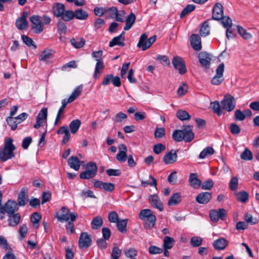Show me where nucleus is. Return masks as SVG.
<instances>
[{
    "mask_svg": "<svg viewBox=\"0 0 259 259\" xmlns=\"http://www.w3.org/2000/svg\"><path fill=\"white\" fill-rule=\"evenodd\" d=\"M202 239L198 236H194L191 238L190 243L193 247H198L202 244Z\"/></svg>",
    "mask_w": 259,
    "mask_h": 259,
    "instance_id": "nucleus-54",
    "label": "nucleus"
},
{
    "mask_svg": "<svg viewBox=\"0 0 259 259\" xmlns=\"http://www.w3.org/2000/svg\"><path fill=\"white\" fill-rule=\"evenodd\" d=\"M213 185V182L212 180L209 179L204 182L201 185V188L203 190H210Z\"/></svg>",
    "mask_w": 259,
    "mask_h": 259,
    "instance_id": "nucleus-62",
    "label": "nucleus"
},
{
    "mask_svg": "<svg viewBox=\"0 0 259 259\" xmlns=\"http://www.w3.org/2000/svg\"><path fill=\"white\" fill-rule=\"evenodd\" d=\"M96 173L92 171V170H90L87 168L85 170L82 171L79 175L80 178L81 179H90L94 178Z\"/></svg>",
    "mask_w": 259,
    "mask_h": 259,
    "instance_id": "nucleus-42",
    "label": "nucleus"
},
{
    "mask_svg": "<svg viewBox=\"0 0 259 259\" xmlns=\"http://www.w3.org/2000/svg\"><path fill=\"white\" fill-rule=\"evenodd\" d=\"M171 63L175 68L178 70L181 74H184L187 72L185 63L181 57H174Z\"/></svg>",
    "mask_w": 259,
    "mask_h": 259,
    "instance_id": "nucleus-7",
    "label": "nucleus"
},
{
    "mask_svg": "<svg viewBox=\"0 0 259 259\" xmlns=\"http://www.w3.org/2000/svg\"><path fill=\"white\" fill-rule=\"evenodd\" d=\"M165 129L163 127L156 128L154 136L157 139H160L165 136Z\"/></svg>",
    "mask_w": 259,
    "mask_h": 259,
    "instance_id": "nucleus-61",
    "label": "nucleus"
},
{
    "mask_svg": "<svg viewBox=\"0 0 259 259\" xmlns=\"http://www.w3.org/2000/svg\"><path fill=\"white\" fill-rule=\"evenodd\" d=\"M20 214L18 213L9 215V225L12 227L16 226L20 222Z\"/></svg>",
    "mask_w": 259,
    "mask_h": 259,
    "instance_id": "nucleus-32",
    "label": "nucleus"
},
{
    "mask_svg": "<svg viewBox=\"0 0 259 259\" xmlns=\"http://www.w3.org/2000/svg\"><path fill=\"white\" fill-rule=\"evenodd\" d=\"M163 248L164 250L171 249L174 245L175 241L172 237L169 236H165L163 238Z\"/></svg>",
    "mask_w": 259,
    "mask_h": 259,
    "instance_id": "nucleus-31",
    "label": "nucleus"
},
{
    "mask_svg": "<svg viewBox=\"0 0 259 259\" xmlns=\"http://www.w3.org/2000/svg\"><path fill=\"white\" fill-rule=\"evenodd\" d=\"M228 244L227 240L224 238H219L212 243L213 247L217 250H224Z\"/></svg>",
    "mask_w": 259,
    "mask_h": 259,
    "instance_id": "nucleus-23",
    "label": "nucleus"
},
{
    "mask_svg": "<svg viewBox=\"0 0 259 259\" xmlns=\"http://www.w3.org/2000/svg\"><path fill=\"white\" fill-rule=\"evenodd\" d=\"M13 142V140L12 138L5 139L4 146L3 148L0 149V160L6 161L15 156L14 151L16 147Z\"/></svg>",
    "mask_w": 259,
    "mask_h": 259,
    "instance_id": "nucleus-2",
    "label": "nucleus"
},
{
    "mask_svg": "<svg viewBox=\"0 0 259 259\" xmlns=\"http://www.w3.org/2000/svg\"><path fill=\"white\" fill-rule=\"evenodd\" d=\"M124 32H122L119 35L114 37L109 43V47H113L115 45L123 46L124 44Z\"/></svg>",
    "mask_w": 259,
    "mask_h": 259,
    "instance_id": "nucleus-25",
    "label": "nucleus"
},
{
    "mask_svg": "<svg viewBox=\"0 0 259 259\" xmlns=\"http://www.w3.org/2000/svg\"><path fill=\"white\" fill-rule=\"evenodd\" d=\"M47 109L42 108L36 117V123L34 125V127L35 128H38L41 126L43 123L46 121L47 117Z\"/></svg>",
    "mask_w": 259,
    "mask_h": 259,
    "instance_id": "nucleus-16",
    "label": "nucleus"
},
{
    "mask_svg": "<svg viewBox=\"0 0 259 259\" xmlns=\"http://www.w3.org/2000/svg\"><path fill=\"white\" fill-rule=\"evenodd\" d=\"M177 159L178 155L177 151L174 149H171L169 152L165 153L162 160L165 164H169L176 162Z\"/></svg>",
    "mask_w": 259,
    "mask_h": 259,
    "instance_id": "nucleus-12",
    "label": "nucleus"
},
{
    "mask_svg": "<svg viewBox=\"0 0 259 259\" xmlns=\"http://www.w3.org/2000/svg\"><path fill=\"white\" fill-rule=\"evenodd\" d=\"M230 132L233 135H238L240 133V127L236 123H232L230 124Z\"/></svg>",
    "mask_w": 259,
    "mask_h": 259,
    "instance_id": "nucleus-64",
    "label": "nucleus"
},
{
    "mask_svg": "<svg viewBox=\"0 0 259 259\" xmlns=\"http://www.w3.org/2000/svg\"><path fill=\"white\" fill-rule=\"evenodd\" d=\"M211 198V193L207 192L200 193L196 197V201L200 204H207Z\"/></svg>",
    "mask_w": 259,
    "mask_h": 259,
    "instance_id": "nucleus-20",
    "label": "nucleus"
},
{
    "mask_svg": "<svg viewBox=\"0 0 259 259\" xmlns=\"http://www.w3.org/2000/svg\"><path fill=\"white\" fill-rule=\"evenodd\" d=\"M147 37L148 36L146 33H143L141 35L140 37L139 42L137 44V47L138 48H142V50H143V48H144V45L147 42Z\"/></svg>",
    "mask_w": 259,
    "mask_h": 259,
    "instance_id": "nucleus-57",
    "label": "nucleus"
},
{
    "mask_svg": "<svg viewBox=\"0 0 259 259\" xmlns=\"http://www.w3.org/2000/svg\"><path fill=\"white\" fill-rule=\"evenodd\" d=\"M28 16V13L26 11L23 12L21 17L16 21V26L19 30L25 29L28 26L26 18Z\"/></svg>",
    "mask_w": 259,
    "mask_h": 259,
    "instance_id": "nucleus-14",
    "label": "nucleus"
},
{
    "mask_svg": "<svg viewBox=\"0 0 259 259\" xmlns=\"http://www.w3.org/2000/svg\"><path fill=\"white\" fill-rule=\"evenodd\" d=\"M224 16L223 7L220 3L214 5L212 10V18L215 20H220Z\"/></svg>",
    "mask_w": 259,
    "mask_h": 259,
    "instance_id": "nucleus-13",
    "label": "nucleus"
},
{
    "mask_svg": "<svg viewBox=\"0 0 259 259\" xmlns=\"http://www.w3.org/2000/svg\"><path fill=\"white\" fill-rule=\"evenodd\" d=\"M52 50L50 49H46L42 51L38 55V58L40 61L49 62L53 58Z\"/></svg>",
    "mask_w": 259,
    "mask_h": 259,
    "instance_id": "nucleus-21",
    "label": "nucleus"
},
{
    "mask_svg": "<svg viewBox=\"0 0 259 259\" xmlns=\"http://www.w3.org/2000/svg\"><path fill=\"white\" fill-rule=\"evenodd\" d=\"M30 20L32 23V29L36 33L42 31L44 27L41 22V17L38 15H33L30 17Z\"/></svg>",
    "mask_w": 259,
    "mask_h": 259,
    "instance_id": "nucleus-11",
    "label": "nucleus"
},
{
    "mask_svg": "<svg viewBox=\"0 0 259 259\" xmlns=\"http://www.w3.org/2000/svg\"><path fill=\"white\" fill-rule=\"evenodd\" d=\"M235 194L237 200L241 202H246L248 199V194L245 191L236 192Z\"/></svg>",
    "mask_w": 259,
    "mask_h": 259,
    "instance_id": "nucleus-43",
    "label": "nucleus"
},
{
    "mask_svg": "<svg viewBox=\"0 0 259 259\" xmlns=\"http://www.w3.org/2000/svg\"><path fill=\"white\" fill-rule=\"evenodd\" d=\"M121 254V250L117 247H113L111 254V259H119Z\"/></svg>",
    "mask_w": 259,
    "mask_h": 259,
    "instance_id": "nucleus-59",
    "label": "nucleus"
},
{
    "mask_svg": "<svg viewBox=\"0 0 259 259\" xmlns=\"http://www.w3.org/2000/svg\"><path fill=\"white\" fill-rule=\"evenodd\" d=\"M189 182L191 186L195 189L199 188L201 183V181L197 178L196 174L194 173L190 175Z\"/></svg>",
    "mask_w": 259,
    "mask_h": 259,
    "instance_id": "nucleus-27",
    "label": "nucleus"
},
{
    "mask_svg": "<svg viewBox=\"0 0 259 259\" xmlns=\"http://www.w3.org/2000/svg\"><path fill=\"white\" fill-rule=\"evenodd\" d=\"M237 30L239 34L244 39H249L252 37V35L248 32L244 28L240 26H237Z\"/></svg>",
    "mask_w": 259,
    "mask_h": 259,
    "instance_id": "nucleus-44",
    "label": "nucleus"
},
{
    "mask_svg": "<svg viewBox=\"0 0 259 259\" xmlns=\"http://www.w3.org/2000/svg\"><path fill=\"white\" fill-rule=\"evenodd\" d=\"M70 41L72 46L76 49L81 48L85 44V41L81 38H73L70 40Z\"/></svg>",
    "mask_w": 259,
    "mask_h": 259,
    "instance_id": "nucleus-38",
    "label": "nucleus"
},
{
    "mask_svg": "<svg viewBox=\"0 0 259 259\" xmlns=\"http://www.w3.org/2000/svg\"><path fill=\"white\" fill-rule=\"evenodd\" d=\"M221 105L222 108L227 111H232L235 107L234 98L229 94L226 95L221 101Z\"/></svg>",
    "mask_w": 259,
    "mask_h": 259,
    "instance_id": "nucleus-6",
    "label": "nucleus"
},
{
    "mask_svg": "<svg viewBox=\"0 0 259 259\" xmlns=\"http://www.w3.org/2000/svg\"><path fill=\"white\" fill-rule=\"evenodd\" d=\"M238 179L237 177H233L229 184V187L231 190L233 191L236 190L238 188Z\"/></svg>",
    "mask_w": 259,
    "mask_h": 259,
    "instance_id": "nucleus-60",
    "label": "nucleus"
},
{
    "mask_svg": "<svg viewBox=\"0 0 259 259\" xmlns=\"http://www.w3.org/2000/svg\"><path fill=\"white\" fill-rule=\"evenodd\" d=\"M119 151L116 155L117 160L120 162H124L127 158V149L124 144H120L118 146Z\"/></svg>",
    "mask_w": 259,
    "mask_h": 259,
    "instance_id": "nucleus-18",
    "label": "nucleus"
},
{
    "mask_svg": "<svg viewBox=\"0 0 259 259\" xmlns=\"http://www.w3.org/2000/svg\"><path fill=\"white\" fill-rule=\"evenodd\" d=\"M190 43L194 50L197 51H200L201 48V38L197 34H193L190 37Z\"/></svg>",
    "mask_w": 259,
    "mask_h": 259,
    "instance_id": "nucleus-17",
    "label": "nucleus"
},
{
    "mask_svg": "<svg viewBox=\"0 0 259 259\" xmlns=\"http://www.w3.org/2000/svg\"><path fill=\"white\" fill-rule=\"evenodd\" d=\"M103 223L102 218L100 216H97L91 222V228L93 230L98 229L102 226Z\"/></svg>",
    "mask_w": 259,
    "mask_h": 259,
    "instance_id": "nucleus-34",
    "label": "nucleus"
},
{
    "mask_svg": "<svg viewBox=\"0 0 259 259\" xmlns=\"http://www.w3.org/2000/svg\"><path fill=\"white\" fill-rule=\"evenodd\" d=\"M195 9V6L194 5H188L182 11L180 15V17L181 18L184 17L189 13L194 11Z\"/></svg>",
    "mask_w": 259,
    "mask_h": 259,
    "instance_id": "nucleus-49",
    "label": "nucleus"
},
{
    "mask_svg": "<svg viewBox=\"0 0 259 259\" xmlns=\"http://www.w3.org/2000/svg\"><path fill=\"white\" fill-rule=\"evenodd\" d=\"M55 217L57 219V221L60 223H64L65 222V206H63L61 208L56 212Z\"/></svg>",
    "mask_w": 259,
    "mask_h": 259,
    "instance_id": "nucleus-45",
    "label": "nucleus"
},
{
    "mask_svg": "<svg viewBox=\"0 0 259 259\" xmlns=\"http://www.w3.org/2000/svg\"><path fill=\"white\" fill-rule=\"evenodd\" d=\"M192 127V126L187 125L183 130H175L172 135L173 139L177 142H181L183 140L187 143L191 142L194 136Z\"/></svg>",
    "mask_w": 259,
    "mask_h": 259,
    "instance_id": "nucleus-3",
    "label": "nucleus"
},
{
    "mask_svg": "<svg viewBox=\"0 0 259 259\" xmlns=\"http://www.w3.org/2000/svg\"><path fill=\"white\" fill-rule=\"evenodd\" d=\"M108 220L110 223H116L119 221L118 215L115 211H111L108 214Z\"/></svg>",
    "mask_w": 259,
    "mask_h": 259,
    "instance_id": "nucleus-58",
    "label": "nucleus"
},
{
    "mask_svg": "<svg viewBox=\"0 0 259 259\" xmlns=\"http://www.w3.org/2000/svg\"><path fill=\"white\" fill-rule=\"evenodd\" d=\"M116 224V227L119 231L122 233H125V232H126L127 219L121 220L120 221L119 220Z\"/></svg>",
    "mask_w": 259,
    "mask_h": 259,
    "instance_id": "nucleus-36",
    "label": "nucleus"
},
{
    "mask_svg": "<svg viewBox=\"0 0 259 259\" xmlns=\"http://www.w3.org/2000/svg\"><path fill=\"white\" fill-rule=\"evenodd\" d=\"M6 120L8 124L11 126L12 130L14 131L17 128V125L19 123L18 121L14 117H8Z\"/></svg>",
    "mask_w": 259,
    "mask_h": 259,
    "instance_id": "nucleus-51",
    "label": "nucleus"
},
{
    "mask_svg": "<svg viewBox=\"0 0 259 259\" xmlns=\"http://www.w3.org/2000/svg\"><path fill=\"white\" fill-rule=\"evenodd\" d=\"M224 64L222 63L219 65L216 70V74L212 78L211 82L214 85H219L224 80L223 73L224 71Z\"/></svg>",
    "mask_w": 259,
    "mask_h": 259,
    "instance_id": "nucleus-10",
    "label": "nucleus"
},
{
    "mask_svg": "<svg viewBox=\"0 0 259 259\" xmlns=\"http://www.w3.org/2000/svg\"><path fill=\"white\" fill-rule=\"evenodd\" d=\"M28 231L27 227L26 225H22L19 227V239L20 240L23 239L26 236L27 233Z\"/></svg>",
    "mask_w": 259,
    "mask_h": 259,
    "instance_id": "nucleus-53",
    "label": "nucleus"
},
{
    "mask_svg": "<svg viewBox=\"0 0 259 259\" xmlns=\"http://www.w3.org/2000/svg\"><path fill=\"white\" fill-rule=\"evenodd\" d=\"M126 118L127 115L126 114L122 112H120L115 115L113 120L115 122L119 123L122 122L123 120Z\"/></svg>",
    "mask_w": 259,
    "mask_h": 259,
    "instance_id": "nucleus-56",
    "label": "nucleus"
},
{
    "mask_svg": "<svg viewBox=\"0 0 259 259\" xmlns=\"http://www.w3.org/2000/svg\"><path fill=\"white\" fill-rule=\"evenodd\" d=\"M200 33L202 36H206L209 33V26L207 21H205L201 25Z\"/></svg>",
    "mask_w": 259,
    "mask_h": 259,
    "instance_id": "nucleus-46",
    "label": "nucleus"
},
{
    "mask_svg": "<svg viewBox=\"0 0 259 259\" xmlns=\"http://www.w3.org/2000/svg\"><path fill=\"white\" fill-rule=\"evenodd\" d=\"M53 13L57 18V34L60 41H64L65 35V6L61 3H56L53 6Z\"/></svg>",
    "mask_w": 259,
    "mask_h": 259,
    "instance_id": "nucleus-1",
    "label": "nucleus"
},
{
    "mask_svg": "<svg viewBox=\"0 0 259 259\" xmlns=\"http://www.w3.org/2000/svg\"><path fill=\"white\" fill-rule=\"evenodd\" d=\"M149 202L154 208L159 209L160 211L163 210V207L162 203L157 195H151L149 198Z\"/></svg>",
    "mask_w": 259,
    "mask_h": 259,
    "instance_id": "nucleus-22",
    "label": "nucleus"
},
{
    "mask_svg": "<svg viewBox=\"0 0 259 259\" xmlns=\"http://www.w3.org/2000/svg\"><path fill=\"white\" fill-rule=\"evenodd\" d=\"M139 217L141 220L144 221L146 228L150 229L154 227L156 219L150 209L141 210L139 213Z\"/></svg>",
    "mask_w": 259,
    "mask_h": 259,
    "instance_id": "nucleus-4",
    "label": "nucleus"
},
{
    "mask_svg": "<svg viewBox=\"0 0 259 259\" xmlns=\"http://www.w3.org/2000/svg\"><path fill=\"white\" fill-rule=\"evenodd\" d=\"M226 215L227 211L224 208H219L218 210L212 209L209 211L210 219L213 222H217L220 219L224 220Z\"/></svg>",
    "mask_w": 259,
    "mask_h": 259,
    "instance_id": "nucleus-8",
    "label": "nucleus"
},
{
    "mask_svg": "<svg viewBox=\"0 0 259 259\" xmlns=\"http://www.w3.org/2000/svg\"><path fill=\"white\" fill-rule=\"evenodd\" d=\"M104 68V65L103 61H98L96 64L94 77L95 79L99 77L100 74Z\"/></svg>",
    "mask_w": 259,
    "mask_h": 259,
    "instance_id": "nucleus-33",
    "label": "nucleus"
},
{
    "mask_svg": "<svg viewBox=\"0 0 259 259\" xmlns=\"http://www.w3.org/2000/svg\"><path fill=\"white\" fill-rule=\"evenodd\" d=\"M41 219V215L38 212H34L31 215L30 221L33 227L37 229L39 227V222Z\"/></svg>",
    "mask_w": 259,
    "mask_h": 259,
    "instance_id": "nucleus-35",
    "label": "nucleus"
},
{
    "mask_svg": "<svg viewBox=\"0 0 259 259\" xmlns=\"http://www.w3.org/2000/svg\"><path fill=\"white\" fill-rule=\"evenodd\" d=\"M136 16L133 13H131L125 20V25L124 27V30H128L135 23Z\"/></svg>",
    "mask_w": 259,
    "mask_h": 259,
    "instance_id": "nucleus-28",
    "label": "nucleus"
},
{
    "mask_svg": "<svg viewBox=\"0 0 259 259\" xmlns=\"http://www.w3.org/2000/svg\"><path fill=\"white\" fill-rule=\"evenodd\" d=\"M244 219L246 224L247 223L251 225L256 224L258 223V220L256 218H253L251 214L246 213Z\"/></svg>",
    "mask_w": 259,
    "mask_h": 259,
    "instance_id": "nucleus-50",
    "label": "nucleus"
},
{
    "mask_svg": "<svg viewBox=\"0 0 259 259\" xmlns=\"http://www.w3.org/2000/svg\"><path fill=\"white\" fill-rule=\"evenodd\" d=\"M17 203L12 200L8 201L4 206H1V211L2 212H6L9 215L13 214L17 211Z\"/></svg>",
    "mask_w": 259,
    "mask_h": 259,
    "instance_id": "nucleus-9",
    "label": "nucleus"
},
{
    "mask_svg": "<svg viewBox=\"0 0 259 259\" xmlns=\"http://www.w3.org/2000/svg\"><path fill=\"white\" fill-rule=\"evenodd\" d=\"M242 159L244 160H251L252 159V153L251 151L247 148H245L240 155Z\"/></svg>",
    "mask_w": 259,
    "mask_h": 259,
    "instance_id": "nucleus-47",
    "label": "nucleus"
},
{
    "mask_svg": "<svg viewBox=\"0 0 259 259\" xmlns=\"http://www.w3.org/2000/svg\"><path fill=\"white\" fill-rule=\"evenodd\" d=\"M181 201V195L180 193H174L169 199L168 205L174 206L179 203Z\"/></svg>",
    "mask_w": 259,
    "mask_h": 259,
    "instance_id": "nucleus-29",
    "label": "nucleus"
},
{
    "mask_svg": "<svg viewBox=\"0 0 259 259\" xmlns=\"http://www.w3.org/2000/svg\"><path fill=\"white\" fill-rule=\"evenodd\" d=\"M68 164L70 168L75 170H79L80 166V161L76 156H72L68 159Z\"/></svg>",
    "mask_w": 259,
    "mask_h": 259,
    "instance_id": "nucleus-24",
    "label": "nucleus"
},
{
    "mask_svg": "<svg viewBox=\"0 0 259 259\" xmlns=\"http://www.w3.org/2000/svg\"><path fill=\"white\" fill-rule=\"evenodd\" d=\"M214 152L213 149L211 147H207L204 149L200 153L199 158L204 159L207 157L212 155Z\"/></svg>",
    "mask_w": 259,
    "mask_h": 259,
    "instance_id": "nucleus-37",
    "label": "nucleus"
},
{
    "mask_svg": "<svg viewBox=\"0 0 259 259\" xmlns=\"http://www.w3.org/2000/svg\"><path fill=\"white\" fill-rule=\"evenodd\" d=\"M81 122L78 119L72 120L69 124V128L72 134H75L78 130Z\"/></svg>",
    "mask_w": 259,
    "mask_h": 259,
    "instance_id": "nucleus-39",
    "label": "nucleus"
},
{
    "mask_svg": "<svg viewBox=\"0 0 259 259\" xmlns=\"http://www.w3.org/2000/svg\"><path fill=\"white\" fill-rule=\"evenodd\" d=\"M210 107L212 109L213 112L217 114L219 116H220L222 114V110L221 109V105L219 102L214 101L210 103Z\"/></svg>",
    "mask_w": 259,
    "mask_h": 259,
    "instance_id": "nucleus-48",
    "label": "nucleus"
},
{
    "mask_svg": "<svg viewBox=\"0 0 259 259\" xmlns=\"http://www.w3.org/2000/svg\"><path fill=\"white\" fill-rule=\"evenodd\" d=\"M22 39L23 40V41L28 47H31L32 46L34 49L36 48V45L34 44V42L33 41V40L28 37L26 35H22L21 36Z\"/></svg>",
    "mask_w": 259,
    "mask_h": 259,
    "instance_id": "nucleus-55",
    "label": "nucleus"
},
{
    "mask_svg": "<svg viewBox=\"0 0 259 259\" xmlns=\"http://www.w3.org/2000/svg\"><path fill=\"white\" fill-rule=\"evenodd\" d=\"M177 117L181 120H189L191 118L190 114L185 110H179L177 112Z\"/></svg>",
    "mask_w": 259,
    "mask_h": 259,
    "instance_id": "nucleus-41",
    "label": "nucleus"
},
{
    "mask_svg": "<svg viewBox=\"0 0 259 259\" xmlns=\"http://www.w3.org/2000/svg\"><path fill=\"white\" fill-rule=\"evenodd\" d=\"M199 62L201 65L206 68L209 67L211 58L209 55L205 52H201L198 54Z\"/></svg>",
    "mask_w": 259,
    "mask_h": 259,
    "instance_id": "nucleus-19",
    "label": "nucleus"
},
{
    "mask_svg": "<svg viewBox=\"0 0 259 259\" xmlns=\"http://www.w3.org/2000/svg\"><path fill=\"white\" fill-rule=\"evenodd\" d=\"M82 90V86H78L76 88L71 95L69 97L67 102H66V105L68 103H70L73 102L80 95Z\"/></svg>",
    "mask_w": 259,
    "mask_h": 259,
    "instance_id": "nucleus-26",
    "label": "nucleus"
},
{
    "mask_svg": "<svg viewBox=\"0 0 259 259\" xmlns=\"http://www.w3.org/2000/svg\"><path fill=\"white\" fill-rule=\"evenodd\" d=\"M27 191V189L26 188H23L21 190L18 198V204L20 206H24L25 205Z\"/></svg>",
    "mask_w": 259,
    "mask_h": 259,
    "instance_id": "nucleus-30",
    "label": "nucleus"
},
{
    "mask_svg": "<svg viewBox=\"0 0 259 259\" xmlns=\"http://www.w3.org/2000/svg\"><path fill=\"white\" fill-rule=\"evenodd\" d=\"M221 20V23L224 28L232 27V21L230 18L227 16H223Z\"/></svg>",
    "mask_w": 259,
    "mask_h": 259,
    "instance_id": "nucleus-52",
    "label": "nucleus"
},
{
    "mask_svg": "<svg viewBox=\"0 0 259 259\" xmlns=\"http://www.w3.org/2000/svg\"><path fill=\"white\" fill-rule=\"evenodd\" d=\"M92 242L90 235L87 232L81 233L79 239V246L80 248H87L89 247Z\"/></svg>",
    "mask_w": 259,
    "mask_h": 259,
    "instance_id": "nucleus-15",
    "label": "nucleus"
},
{
    "mask_svg": "<svg viewBox=\"0 0 259 259\" xmlns=\"http://www.w3.org/2000/svg\"><path fill=\"white\" fill-rule=\"evenodd\" d=\"M75 18L80 20H86L89 15L88 13L82 9H77L75 11Z\"/></svg>",
    "mask_w": 259,
    "mask_h": 259,
    "instance_id": "nucleus-40",
    "label": "nucleus"
},
{
    "mask_svg": "<svg viewBox=\"0 0 259 259\" xmlns=\"http://www.w3.org/2000/svg\"><path fill=\"white\" fill-rule=\"evenodd\" d=\"M165 149V146L161 143L155 145L153 147V152L156 154H159Z\"/></svg>",
    "mask_w": 259,
    "mask_h": 259,
    "instance_id": "nucleus-63",
    "label": "nucleus"
},
{
    "mask_svg": "<svg viewBox=\"0 0 259 259\" xmlns=\"http://www.w3.org/2000/svg\"><path fill=\"white\" fill-rule=\"evenodd\" d=\"M77 216L76 212H70L66 208V231L69 235L75 233L74 222L76 221Z\"/></svg>",
    "mask_w": 259,
    "mask_h": 259,
    "instance_id": "nucleus-5",
    "label": "nucleus"
}]
</instances>
